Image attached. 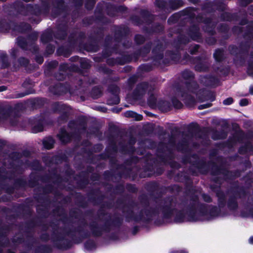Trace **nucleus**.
I'll return each instance as SVG.
<instances>
[{"instance_id": "nucleus-1", "label": "nucleus", "mask_w": 253, "mask_h": 253, "mask_svg": "<svg viewBox=\"0 0 253 253\" xmlns=\"http://www.w3.org/2000/svg\"><path fill=\"white\" fill-rule=\"evenodd\" d=\"M44 147L47 149H51L54 144V140L52 138L45 139L43 142Z\"/></svg>"}, {"instance_id": "nucleus-2", "label": "nucleus", "mask_w": 253, "mask_h": 253, "mask_svg": "<svg viewBox=\"0 0 253 253\" xmlns=\"http://www.w3.org/2000/svg\"><path fill=\"white\" fill-rule=\"evenodd\" d=\"M125 116L128 117L136 118L137 120H141L142 116L137 115L135 113L132 111H127L125 113Z\"/></svg>"}, {"instance_id": "nucleus-3", "label": "nucleus", "mask_w": 253, "mask_h": 253, "mask_svg": "<svg viewBox=\"0 0 253 253\" xmlns=\"http://www.w3.org/2000/svg\"><path fill=\"white\" fill-rule=\"evenodd\" d=\"M222 54V51L220 50H216L214 54V56L215 59L217 61H219L220 60V56Z\"/></svg>"}, {"instance_id": "nucleus-4", "label": "nucleus", "mask_w": 253, "mask_h": 253, "mask_svg": "<svg viewBox=\"0 0 253 253\" xmlns=\"http://www.w3.org/2000/svg\"><path fill=\"white\" fill-rule=\"evenodd\" d=\"M233 101V99L231 97H229L223 101V104L226 105H228L232 104Z\"/></svg>"}, {"instance_id": "nucleus-5", "label": "nucleus", "mask_w": 253, "mask_h": 253, "mask_svg": "<svg viewBox=\"0 0 253 253\" xmlns=\"http://www.w3.org/2000/svg\"><path fill=\"white\" fill-rule=\"evenodd\" d=\"M248 104V100L247 99H242L240 101V105L242 106H246Z\"/></svg>"}, {"instance_id": "nucleus-6", "label": "nucleus", "mask_w": 253, "mask_h": 253, "mask_svg": "<svg viewBox=\"0 0 253 253\" xmlns=\"http://www.w3.org/2000/svg\"><path fill=\"white\" fill-rule=\"evenodd\" d=\"M172 103L177 108H179L181 106V103L177 100H173Z\"/></svg>"}, {"instance_id": "nucleus-7", "label": "nucleus", "mask_w": 253, "mask_h": 253, "mask_svg": "<svg viewBox=\"0 0 253 253\" xmlns=\"http://www.w3.org/2000/svg\"><path fill=\"white\" fill-rule=\"evenodd\" d=\"M248 74L252 76H253V66H250L248 70Z\"/></svg>"}, {"instance_id": "nucleus-8", "label": "nucleus", "mask_w": 253, "mask_h": 253, "mask_svg": "<svg viewBox=\"0 0 253 253\" xmlns=\"http://www.w3.org/2000/svg\"><path fill=\"white\" fill-rule=\"evenodd\" d=\"M203 198L206 202H209L211 201V198L208 195L204 194L203 195Z\"/></svg>"}, {"instance_id": "nucleus-9", "label": "nucleus", "mask_w": 253, "mask_h": 253, "mask_svg": "<svg viewBox=\"0 0 253 253\" xmlns=\"http://www.w3.org/2000/svg\"><path fill=\"white\" fill-rule=\"evenodd\" d=\"M6 89V87L4 86H0V92L3 91Z\"/></svg>"}, {"instance_id": "nucleus-10", "label": "nucleus", "mask_w": 253, "mask_h": 253, "mask_svg": "<svg viewBox=\"0 0 253 253\" xmlns=\"http://www.w3.org/2000/svg\"><path fill=\"white\" fill-rule=\"evenodd\" d=\"M250 92L251 94H253V85L250 86Z\"/></svg>"}, {"instance_id": "nucleus-11", "label": "nucleus", "mask_w": 253, "mask_h": 253, "mask_svg": "<svg viewBox=\"0 0 253 253\" xmlns=\"http://www.w3.org/2000/svg\"><path fill=\"white\" fill-rule=\"evenodd\" d=\"M249 243L251 244H253V237H251L250 239H249Z\"/></svg>"}, {"instance_id": "nucleus-12", "label": "nucleus", "mask_w": 253, "mask_h": 253, "mask_svg": "<svg viewBox=\"0 0 253 253\" xmlns=\"http://www.w3.org/2000/svg\"><path fill=\"white\" fill-rule=\"evenodd\" d=\"M186 253V251H181V252L178 253Z\"/></svg>"}, {"instance_id": "nucleus-13", "label": "nucleus", "mask_w": 253, "mask_h": 253, "mask_svg": "<svg viewBox=\"0 0 253 253\" xmlns=\"http://www.w3.org/2000/svg\"><path fill=\"white\" fill-rule=\"evenodd\" d=\"M188 89H189L190 91H193V89H191L190 88H188Z\"/></svg>"}, {"instance_id": "nucleus-14", "label": "nucleus", "mask_w": 253, "mask_h": 253, "mask_svg": "<svg viewBox=\"0 0 253 253\" xmlns=\"http://www.w3.org/2000/svg\"><path fill=\"white\" fill-rule=\"evenodd\" d=\"M196 84L194 83H193L191 85V86H195Z\"/></svg>"}]
</instances>
